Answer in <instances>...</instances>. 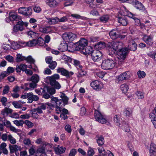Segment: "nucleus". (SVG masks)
Masks as SVG:
<instances>
[{"label": "nucleus", "instance_id": "f257e3e1", "mask_svg": "<svg viewBox=\"0 0 156 156\" xmlns=\"http://www.w3.org/2000/svg\"><path fill=\"white\" fill-rule=\"evenodd\" d=\"M115 64L114 59L113 58L108 57L106 59L102 60L101 67L104 70H109L113 68Z\"/></svg>", "mask_w": 156, "mask_h": 156}, {"label": "nucleus", "instance_id": "f03ea898", "mask_svg": "<svg viewBox=\"0 0 156 156\" xmlns=\"http://www.w3.org/2000/svg\"><path fill=\"white\" fill-rule=\"evenodd\" d=\"M123 44L120 42H112L108 43V50L109 51L115 53V51L118 49H120L122 48Z\"/></svg>", "mask_w": 156, "mask_h": 156}, {"label": "nucleus", "instance_id": "7ed1b4c3", "mask_svg": "<svg viewBox=\"0 0 156 156\" xmlns=\"http://www.w3.org/2000/svg\"><path fill=\"white\" fill-rule=\"evenodd\" d=\"M128 52V48H122L119 50L117 52V58L120 62L123 61Z\"/></svg>", "mask_w": 156, "mask_h": 156}, {"label": "nucleus", "instance_id": "20e7f679", "mask_svg": "<svg viewBox=\"0 0 156 156\" xmlns=\"http://www.w3.org/2000/svg\"><path fill=\"white\" fill-rule=\"evenodd\" d=\"M28 25V23L27 22L19 21L17 24L13 26L12 33H16L19 30L22 31L24 29L23 26L27 27Z\"/></svg>", "mask_w": 156, "mask_h": 156}, {"label": "nucleus", "instance_id": "39448f33", "mask_svg": "<svg viewBox=\"0 0 156 156\" xmlns=\"http://www.w3.org/2000/svg\"><path fill=\"white\" fill-rule=\"evenodd\" d=\"M102 54L101 52L98 50H94L92 52L91 54V58L94 62H98L102 59Z\"/></svg>", "mask_w": 156, "mask_h": 156}, {"label": "nucleus", "instance_id": "423d86ee", "mask_svg": "<svg viewBox=\"0 0 156 156\" xmlns=\"http://www.w3.org/2000/svg\"><path fill=\"white\" fill-rule=\"evenodd\" d=\"M76 37V35L72 33H65L63 34L62 35L63 39L67 42L73 41Z\"/></svg>", "mask_w": 156, "mask_h": 156}, {"label": "nucleus", "instance_id": "0eeeda50", "mask_svg": "<svg viewBox=\"0 0 156 156\" xmlns=\"http://www.w3.org/2000/svg\"><path fill=\"white\" fill-rule=\"evenodd\" d=\"M91 87L94 89L98 91L102 89L103 87L102 82L98 80L93 81L90 83Z\"/></svg>", "mask_w": 156, "mask_h": 156}, {"label": "nucleus", "instance_id": "6e6552de", "mask_svg": "<svg viewBox=\"0 0 156 156\" xmlns=\"http://www.w3.org/2000/svg\"><path fill=\"white\" fill-rule=\"evenodd\" d=\"M76 44V50L81 51L84 49L87 46L88 42L87 40L81 38Z\"/></svg>", "mask_w": 156, "mask_h": 156}, {"label": "nucleus", "instance_id": "1a4fd4ad", "mask_svg": "<svg viewBox=\"0 0 156 156\" xmlns=\"http://www.w3.org/2000/svg\"><path fill=\"white\" fill-rule=\"evenodd\" d=\"M94 117L96 120L98 122L102 124L106 123L107 120L103 117L99 111L95 110Z\"/></svg>", "mask_w": 156, "mask_h": 156}, {"label": "nucleus", "instance_id": "9d476101", "mask_svg": "<svg viewBox=\"0 0 156 156\" xmlns=\"http://www.w3.org/2000/svg\"><path fill=\"white\" fill-rule=\"evenodd\" d=\"M57 72L60 73L62 75L65 76L67 78H69L73 74V72H69L63 68H59L57 69Z\"/></svg>", "mask_w": 156, "mask_h": 156}, {"label": "nucleus", "instance_id": "9b49d317", "mask_svg": "<svg viewBox=\"0 0 156 156\" xmlns=\"http://www.w3.org/2000/svg\"><path fill=\"white\" fill-rule=\"evenodd\" d=\"M19 13L26 16H30L32 13V9L30 7H20L18 10Z\"/></svg>", "mask_w": 156, "mask_h": 156}, {"label": "nucleus", "instance_id": "f8f14e48", "mask_svg": "<svg viewBox=\"0 0 156 156\" xmlns=\"http://www.w3.org/2000/svg\"><path fill=\"white\" fill-rule=\"evenodd\" d=\"M153 37L151 35H144L142 38L143 41L149 46H152L153 44Z\"/></svg>", "mask_w": 156, "mask_h": 156}, {"label": "nucleus", "instance_id": "ddd939ff", "mask_svg": "<svg viewBox=\"0 0 156 156\" xmlns=\"http://www.w3.org/2000/svg\"><path fill=\"white\" fill-rule=\"evenodd\" d=\"M131 74L129 71L126 72L119 75L118 76V80L119 81L126 80L129 79L131 77Z\"/></svg>", "mask_w": 156, "mask_h": 156}, {"label": "nucleus", "instance_id": "4468645a", "mask_svg": "<svg viewBox=\"0 0 156 156\" xmlns=\"http://www.w3.org/2000/svg\"><path fill=\"white\" fill-rule=\"evenodd\" d=\"M37 83H26L24 85L21 86L22 89H24L25 90H27L31 89H34L37 86Z\"/></svg>", "mask_w": 156, "mask_h": 156}, {"label": "nucleus", "instance_id": "2eb2a0df", "mask_svg": "<svg viewBox=\"0 0 156 156\" xmlns=\"http://www.w3.org/2000/svg\"><path fill=\"white\" fill-rule=\"evenodd\" d=\"M57 113H61L60 117L62 119L65 120L68 118L67 115L69 114L68 111L66 109L63 108L61 109L60 112L57 111Z\"/></svg>", "mask_w": 156, "mask_h": 156}, {"label": "nucleus", "instance_id": "dca6fc26", "mask_svg": "<svg viewBox=\"0 0 156 156\" xmlns=\"http://www.w3.org/2000/svg\"><path fill=\"white\" fill-rule=\"evenodd\" d=\"M13 144V145L9 144V148L10 153L12 154L17 151L21 150L22 148L20 146L17 144Z\"/></svg>", "mask_w": 156, "mask_h": 156}, {"label": "nucleus", "instance_id": "f3484780", "mask_svg": "<svg viewBox=\"0 0 156 156\" xmlns=\"http://www.w3.org/2000/svg\"><path fill=\"white\" fill-rule=\"evenodd\" d=\"M28 95L29 96L28 99H27L28 103H32L33 101H37L39 99V97L37 95H34L33 93H28Z\"/></svg>", "mask_w": 156, "mask_h": 156}, {"label": "nucleus", "instance_id": "a211bd4d", "mask_svg": "<svg viewBox=\"0 0 156 156\" xmlns=\"http://www.w3.org/2000/svg\"><path fill=\"white\" fill-rule=\"evenodd\" d=\"M66 148L63 147H60L59 145L54 148V150L56 154L59 155L64 153L66 151Z\"/></svg>", "mask_w": 156, "mask_h": 156}, {"label": "nucleus", "instance_id": "6ab92c4d", "mask_svg": "<svg viewBox=\"0 0 156 156\" xmlns=\"http://www.w3.org/2000/svg\"><path fill=\"white\" fill-rule=\"evenodd\" d=\"M9 15L12 21L21 20V17L14 12H10Z\"/></svg>", "mask_w": 156, "mask_h": 156}, {"label": "nucleus", "instance_id": "aec40b11", "mask_svg": "<svg viewBox=\"0 0 156 156\" xmlns=\"http://www.w3.org/2000/svg\"><path fill=\"white\" fill-rule=\"evenodd\" d=\"M128 48V49H129L132 51H134L136 49L137 45L133 40L131 39L129 41Z\"/></svg>", "mask_w": 156, "mask_h": 156}, {"label": "nucleus", "instance_id": "412c9836", "mask_svg": "<svg viewBox=\"0 0 156 156\" xmlns=\"http://www.w3.org/2000/svg\"><path fill=\"white\" fill-rule=\"evenodd\" d=\"M46 4L49 7L55 8L57 6L58 3L56 0H45Z\"/></svg>", "mask_w": 156, "mask_h": 156}, {"label": "nucleus", "instance_id": "4be33fe9", "mask_svg": "<svg viewBox=\"0 0 156 156\" xmlns=\"http://www.w3.org/2000/svg\"><path fill=\"white\" fill-rule=\"evenodd\" d=\"M110 37L112 39H115L119 37V33L116 29H113L109 33Z\"/></svg>", "mask_w": 156, "mask_h": 156}, {"label": "nucleus", "instance_id": "5701e85b", "mask_svg": "<svg viewBox=\"0 0 156 156\" xmlns=\"http://www.w3.org/2000/svg\"><path fill=\"white\" fill-rule=\"evenodd\" d=\"M42 90L43 93L48 92L51 95L54 94L55 92V90L54 88L47 87L43 89L41 88Z\"/></svg>", "mask_w": 156, "mask_h": 156}, {"label": "nucleus", "instance_id": "b1692460", "mask_svg": "<svg viewBox=\"0 0 156 156\" xmlns=\"http://www.w3.org/2000/svg\"><path fill=\"white\" fill-rule=\"evenodd\" d=\"M128 13V17L133 19L135 20L136 25H139L140 24V20L136 17V15L135 14H134L131 12H129Z\"/></svg>", "mask_w": 156, "mask_h": 156}, {"label": "nucleus", "instance_id": "393cba45", "mask_svg": "<svg viewBox=\"0 0 156 156\" xmlns=\"http://www.w3.org/2000/svg\"><path fill=\"white\" fill-rule=\"evenodd\" d=\"M59 78V76L58 74H55L51 76L48 77V79L50 81V83L53 84L54 82L56 81V80H58Z\"/></svg>", "mask_w": 156, "mask_h": 156}, {"label": "nucleus", "instance_id": "a878e982", "mask_svg": "<svg viewBox=\"0 0 156 156\" xmlns=\"http://www.w3.org/2000/svg\"><path fill=\"white\" fill-rule=\"evenodd\" d=\"M119 23L122 24L123 26H126L128 23V21L126 17L125 16L119 17L118 19Z\"/></svg>", "mask_w": 156, "mask_h": 156}, {"label": "nucleus", "instance_id": "bb28decb", "mask_svg": "<svg viewBox=\"0 0 156 156\" xmlns=\"http://www.w3.org/2000/svg\"><path fill=\"white\" fill-rule=\"evenodd\" d=\"M37 45H38L45 47L47 46V45L45 44L44 40L41 37H39L37 40Z\"/></svg>", "mask_w": 156, "mask_h": 156}, {"label": "nucleus", "instance_id": "cd10ccee", "mask_svg": "<svg viewBox=\"0 0 156 156\" xmlns=\"http://www.w3.org/2000/svg\"><path fill=\"white\" fill-rule=\"evenodd\" d=\"M122 129L125 132L129 133L130 132V127L129 125L125 121L123 122L121 126Z\"/></svg>", "mask_w": 156, "mask_h": 156}, {"label": "nucleus", "instance_id": "c85d7f7f", "mask_svg": "<svg viewBox=\"0 0 156 156\" xmlns=\"http://www.w3.org/2000/svg\"><path fill=\"white\" fill-rule=\"evenodd\" d=\"M149 117L154 127L156 129V115L154 113L151 112L149 114Z\"/></svg>", "mask_w": 156, "mask_h": 156}, {"label": "nucleus", "instance_id": "c756f323", "mask_svg": "<svg viewBox=\"0 0 156 156\" xmlns=\"http://www.w3.org/2000/svg\"><path fill=\"white\" fill-rule=\"evenodd\" d=\"M65 105L62 103V101L61 99H59L55 106L56 111H59L60 112L61 109L63 108V107L65 106Z\"/></svg>", "mask_w": 156, "mask_h": 156}, {"label": "nucleus", "instance_id": "7c9ffc66", "mask_svg": "<svg viewBox=\"0 0 156 156\" xmlns=\"http://www.w3.org/2000/svg\"><path fill=\"white\" fill-rule=\"evenodd\" d=\"M133 5H134L137 9L140 10H144L145 9L144 6L141 3L137 0H136Z\"/></svg>", "mask_w": 156, "mask_h": 156}, {"label": "nucleus", "instance_id": "2f4dec72", "mask_svg": "<svg viewBox=\"0 0 156 156\" xmlns=\"http://www.w3.org/2000/svg\"><path fill=\"white\" fill-rule=\"evenodd\" d=\"M48 23L49 24H54L58 22V18L57 17L47 19Z\"/></svg>", "mask_w": 156, "mask_h": 156}, {"label": "nucleus", "instance_id": "473e14b6", "mask_svg": "<svg viewBox=\"0 0 156 156\" xmlns=\"http://www.w3.org/2000/svg\"><path fill=\"white\" fill-rule=\"evenodd\" d=\"M71 63L75 66L77 69L82 70V66L80 65V62L79 61L75 59H72Z\"/></svg>", "mask_w": 156, "mask_h": 156}, {"label": "nucleus", "instance_id": "72a5a7b5", "mask_svg": "<svg viewBox=\"0 0 156 156\" xmlns=\"http://www.w3.org/2000/svg\"><path fill=\"white\" fill-rule=\"evenodd\" d=\"M40 80L39 76L36 74H34L30 78V80L32 82L37 83Z\"/></svg>", "mask_w": 156, "mask_h": 156}, {"label": "nucleus", "instance_id": "f704fd0d", "mask_svg": "<svg viewBox=\"0 0 156 156\" xmlns=\"http://www.w3.org/2000/svg\"><path fill=\"white\" fill-rule=\"evenodd\" d=\"M58 49L61 51H64L68 49V47L66 44L62 43L59 45Z\"/></svg>", "mask_w": 156, "mask_h": 156}, {"label": "nucleus", "instance_id": "c9c22d12", "mask_svg": "<svg viewBox=\"0 0 156 156\" xmlns=\"http://www.w3.org/2000/svg\"><path fill=\"white\" fill-rule=\"evenodd\" d=\"M12 112V109L5 107V108L2 110L1 113L4 115H7L8 114L11 113Z\"/></svg>", "mask_w": 156, "mask_h": 156}, {"label": "nucleus", "instance_id": "e433bc0d", "mask_svg": "<svg viewBox=\"0 0 156 156\" xmlns=\"http://www.w3.org/2000/svg\"><path fill=\"white\" fill-rule=\"evenodd\" d=\"M83 53L85 55H88L92 53V48L90 47H85L83 50H81Z\"/></svg>", "mask_w": 156, "mask_h": 156}, {"label": "nucleus", "instance_id": "4c0bfd02", "mask_svg": "<svg viewBox=\"0 0 156 156\" xmlns=\"http://www.w3.org/2000/svg\"><path fill=\"white\" fill-rule=\"evenodd\" d=\"M97 143L99 146H102L104 144V140L102 136H98L96 137Z\"/></svg>", "mask_w": 156, "mask_h": 156}, {"label": "nucleus", "instance_id": "58836bf2", "mask_svg": "<svg viewBox=\"0 0 156 156\" xmlns=\"http://www.w3.org/2000/svg\"><path fill=\"white\" fill-rule=\"evenodd\" d=\"M121 119H120L117 115L115 116L114 119V121L115 125L118 126H120Z\"/></svg>", "mask_w": 156, "mask_h": 156}, {"label": "nucleus", "instance_id": "ea45409f", "mask_svg": "<svg viewBox=\"0 0 156 156\" xmlns=\"http://www.w3.org/2000/svg\"><path fill=\"white\" fill-rule=\"evenodd\" d=\"M48 27H44L43 26H40L39 28V31L43 33H48L50 32Z\"/></svg>", "mask_w": 156, "mask_h": 156}, {"label": "nucleus", "instance_id": "a19ab883", "mask_svg": "<svg viewBox=\"0 0 156 156\" xmlns=\"http://www.w3.org/2000/svg\"><path fill=\"white\" fill-rule=\"evenodd\" d=\"M99 153L101 154V156H107V151L106 152L105 149L102 147H99L98 148Z\"/></svg>", "mask_w": 156, "mask_h": 156}, {"label": "nucleus", "instance_id": "79ce46f5", "mask_svg": "<svg viewBox=\"0 0 156 156\" xmlns=\"http://www.w3.org/2000/svg\"><path fill=\"white\" fill-rule=\"evenodd\" d=\"M132 111L129 108L126 109L124 111L123 115L126 117H129L132 115Z\"/></svg>", "mask_w": 156, "mask_h": 156}, {"label": "nucleus", "instance_id": "37998d69", "mask_svg": "<svg viewBox=\"0 0 156 156\" xmlns=\"http://www.w3.org/2000/svg\"><path fill=\"white\" fill-rule=\"evenodd\" d=\"M61 93V94L60 96V97L62 98L64 104L66 105L68 103L69 99L66 96L65 94Z\"/></svg>", "mask_w": 156, "mask_h": 156}, {"label": "nucleus", "instance_id": "c03bdc74", "mask_svg": "<svg viewBox=\"0 0 156 156\" xmlns=\"http://www.w3.org/2000/svg\"><path fill=\"white\" fill-rule=\"evenodd\" d=\"M120 88L123 93H126L127 92L129 89V87L127 84H123L121 86Z\"/></svg>", "mask_w": 156, "mask_h": 156}, {"label": "nucleus", "instance_id": "a18cd8bd", "mask_svg": "<svg viewBox=\"0 0 156 156\" xmlns=\"http://www.w3.org/2000/svg\"><path fill=\"white\" fill-rule=\"evenodd\" d=\"M109 19V16L108 15H103L100 18V21L103 23H106Z\"/></svg>", "mask_w": 156, "mask_h": 156}, {"label": "nucleus", "instance_id": "49530a36", "mask_svg": "<svg viewBox=\"0 0 156 156\" xmlns=\"http://www.w3.org/2000/svg\"><path fill=\"white\" fill-rule=\"evenodd\" d=\"M26 45L29 47H31L35 46L37 45V40L34 39L32 41H30L26 42Z\"/></svg>", "mask_w": 156, "mask_h": 156}, {"label": "nucleus", "instance_id": "de8ad7c7", "mask_svg": "<svg viewBox=\"0 0 156 156\" xmlns=\"http://www.w3.org/2000/svg\"><path fill=\"white\" fill-rule=\"evenodd\" d=\"M13 122L14 124L18 126H22L23 124H24V122L22 120H16L13 121Z\"/></svg>", "mask_w": 156, "mask_h": 156}, {"label": "nucleus", "instance_id": "09e8293b", "mask_svg": "<svg viewBox=\"0 0 156 156\" xmlns=\"http://www.w3.org/2000/svg\"><path fill=\"white\" fill-rule=\"evenodd\" d=\"M8 140L12 144H15L16 142V139L11 134H9Z\"/></svg>", "mask_w": 156, "mask_h": 156}, {"label": "nucleus", "instance_id": "8fccbe9b", "mask_svg": "<svg viewBox=\"0 0 156 156\" xmlns=\"http://www.w3.org/2000/svg\"><path fill=\"white\" fill-rule=\"evenodd\" d=\"M156 152V145L153 143H151L150 145V152Z\"/></svg>", "mask_w": 156, "mask_h": 156}, {"label": "nucleus", "instance_id": "3c124183", "mask_svg": "<svg viewBox=\"0 0 156 156\" xmlns=\"http://www.w3.org/2000/svg\"><path fill=\"white\" fill-rule=\"evenodd\" d=\"M16 60L17 62H20L25 60V57L23 56L20 54H17L16 55Z\"/></svg>", "mask_w": 156, "mask_h": 156}, {"label": "nucleus", "instance_id": "603ef678", "mask_svg": "<svg viewBox=\"0 0 156 156\" xmlns=\"http://www.w3.org/2000/svg\"><path fill=\"white\" fill-rule=\"evenodd\" d=\"M25 60L30 63L34 64L35 62V60L31 56H29L27 57H25Z\"/></svg>", "mask_w": 156, "mask_h": 156}, {"label": "nucleus", "instance_id": "864d4df0", "mask_svg": "<svg viewBox=\"0 0 156 156\" xmlns=\"http://www.w3.org/2000/svg\"><path fill=\"white\" fill-rule=\"evenodd\" d=\"M23 144L28 146H30L31 145V141L28 138H25L23 141Z\"/></svg>", "mask_w": 156, "mask_h": 156}, {"label": "nucleus", "instance_id": "5fc2aeb1", "mask_svg": "<svg viewBox=\"0 0 156 156\" xmlns=\"http://www.w3.org/2000/svg\"><path fill=\"white\" fill-rule=\"evenodd\" d=\"M71 16L76 19H81L82 20H86L87 19L86 18L82 16L77 14H72L71 15Z\"/></svg>", "mask_w": 156, "mask_h": 156}, {"label": "nucleus", "instance_id": "6e6d98bb", "mask_svg": "<svg viewBox=\"0 0 156 156\" xmlns=\"http://www.w3.org/2000/svg\"><path fill=\"white\" fill-rule=\"evenodd\" d=\"M65 130L68 133H71L72 131L71 126L69 124H67L64 127Z\"/></svg>", "mask_w": 156, "mask_h": 156}, {"label": "nucleus", "instance_id": "4d7b16f0", "mask_svg": "<svg viewBox=\"0 0 156 156\" xmlns=\"http://www.w3.org/2000/svg\"><path fill=\"white\" fill-rule=\"evenodd\" d=\"M98 48L100 49H102L105 48V44L103 42L100 41L99 42L97 45Z\"/></svg>", "mask_w": 156, "mask_h": 156}, {"label": "nucleus", "instance_id": "13d9d810", "mask_svg": "<svg viewBox=\"0 0 156 156\" xmlns=\"http://www.w3.org/2000/svg\"><path fill=\"white\" fill-rule=\"evenodd\" d=\"M38 113L37 112L36 110L35 109H33L32 111L31 115L34 118L37 119L38 117Z\"/></svg>", "mask_w": 156, "mask_h": 156}, {"label": "nucleus", "instance_id": "bf43d9fd", "mask_svg": "<svg viewBox=\"0 0 156 156\" xmlns=\"http://www.w3.org/2000/svg\"><path fill=\"white\" fill-rule=\"evenodd\" d=\"M137 74L139 78H143L146 75L145 73L143 71H139L137 72Z\"/></svg>", "mask_w": 156, "mask_h": 156}, {"label": "nucleus", "instance_id": "052dcab7", "mask_svg": "<svg viewBox=\"0 0 156 156\" xmlns=\"http://www.w3.org/2000/svg\"><path fill=\"white\" fill-rule=\"evenodd\" d=\"M50 84L51 86L54 87L55 89H59L61 87L60 84L57 81L54 82V83L53 84L51 83H50Z\"/></svg>", "mask_w": 156, "mask_h": 156}, {"label": "nucleus", "instance_id": "680f3d73", "mask_svg": "<svg viewBox=\"0 0 156 156\" xmlns=\"http://www.w3.org/2000/svg\"><path fill=\"white\" fill-rule=\"evenodd\" d=\"M48 67L51 69H54L56 67L57 63L55 61H52L49 64Z\"/></svg>", "mask_w": 156, "mask_h": 156}, {"label": "nucleus", "instance_id": "e2e57ef3", "mask_svg": "<svg viewBox=\"0 0 156 156\" xmlns=\"http://www.w3.org/2000/svg\"><path fill=\"white\" fill-rule=\"evenodd\" d=\"M136 94L139 99L143 98L144 97V93L142 92L137 91L136 92Z\"/></svg>", "mask_w": 156, "mask_h": 156}, {"label": "nucleus", "instance_id": "0e129e2a", "mask_svg": "<svg viewBox=\"0 0 156 156\" xmlns=\"http://www.w3.org/2000/svg\"><path fill=\"white\" fill-rule=\"evenodd\" d=\"M9 86L7 85L5 86L4 88L2 95H4L5 94H8L9 91Z\"/></svg>", "mask_w": 156, "mask_h": 156}, {"label": "nucleus", "instance_id": "69168bd1", "mask_svg": "<svg viewBox=\"0 0 156 156\" xmlns=\"http://www.w3.org/2000/svg\"><path fill=\"white\" fill-rule=\"evenodd\" d=\"M24 123L29 128H31L34 126V124L30 121L26 120L24 122Z\"/></svg>", "mask_w": 156, "mask_h": 156}, {"label": "nucleus", "instance_id": "338daca9", "mask_svg": "<svg viewBox=\"0 0 156 156\" xmlns=\"http://www.w3.org/2000/svg\"><path fill=\"white\" fill-rule=\"evenodd\" d=\"M74 0H69L66 1L64 3L65 6H68L71 5L74 3Z\"/></svg>", "mask_w": 156, "mask_h": 156}, {"label": "nucleus", "instance_id": "774afa93", "mask_svg": "<svg viewBox=\"0 0 156 156\" xmlns=\"http://www.w3.org/2000/svg\"><path fill=\"white\" fill-rule=\"evenodd\" d=\"M7 101V98L5 97H2L0 100V101L2 103L3 105L5 106L6 105V103Z\"/></svg>", "mask_w": 156, "mask_h": 156}]
</instances>
